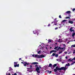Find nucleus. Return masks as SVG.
<instances>
[{
	"mask_svg": "<svg viewBox=\"0 0 75 75\" xmlns=\"http://www.w3.org/2000/svg\"><path fill=\"white\" fill-rule=\"evenodd\" d=\"M50 67L52 69H53L54 68V66H52Z\"/></svg>",
	"mask_w": 75,
	"mask_h": 75,
	"instance_id": "obj_25",
	"label": "nucleus"
},
{
	"mask_svg": "<svg viewBox=\"0 0 75 75\" xmlns=\"http://www.w3.org/2000/svg\"><path fill=\"white\" fill-rule=\"evenodd\" d=\"M40 46H41V45H40Z\"/></svg>",
	"mask_w": 75,
	"mask_h": 75,
	"instance_id": "obj_63",
	"label": "nucleus"
},
{
	"mask_svg": "<svg viewBox=\"0 0 75 75\" xmlns=\"http://www.w3.org/2000/svg\"><path fill=\"white\" fill-rule=\"evenodd\" d=\"M73 59H74V60H75V57H74V58H73Z\"/></svg>",
	"mask_w": 75,
	"mask_h": 75,
	"instance_id": "obj_46",
	"label": "nucleus"
},
{
	"mask_svg": "<svg viewBox=\"0 0 75 75\" xmlns=\"http://www.w3.org/2000/svg\"><path fill=\"white\" fill-rule=\"evenodd\" d=\"M70 28L71 29V30H72L73 28H74V27H71Z\"/></svg>",
	"mask_w": 75,
	"mask_h": 75,
	"instance_id": "obj_43",
	"label": "nucleus"
},
{
	"mask_svg": "<svg viewBox=\"0 0 75 75\" xmlns=\"http://www.w3.org/2000/svg\"><path fill=\"white\" fill-rule=\"evenodd\" d=\"M65 18L67 19V18H70L69 17H66Z\"/></svg>",
	"mask_w": 75,
	"mask_h": 75,
	"instance_id": "obj_30",
	"label": "nucleus"
},
{
	"mask_svg": "<svg viewBox=\"0 0 75 75\" xmlns=\"http://www.w3.org/2000/svg\"><path fill=\"white\" fill-rule=\"evenodd\" d=\"M74 63H71V65H74Z\"/></svg>",
	"mask_w": 75,
	"mask_h": 75,
	"instance_id": "obj_47",
	"label": "nucleus"
},
{
	"mask_svg": "<svg viewBox=\"0 0 75 75\" xmlns=\"http://www.w3.org/2000/svg\"><path fill=\"white\" fill-rule=\"evenodd\" d=\"M46 46H48V45H46Z\"/></svg>",
	"mask_w": 75,
	"mask_h": 75,
	"instance_id": "obj_56",
	"label": "nucleus"
},
{
	"mask_svg": "<svg viewBox=\"0 0 75 75\" xmlns=\"http://www.w3.org/2000/svg\"><path fill=\"white\" fill-rule=\"evenodd\" d=\"M46 48L47 50V47H46Z\"/></svg>",
	"mask_w": 75,
	"mask_h": 75,
	"instance_id": "obj_55",
	"label": "nucleus"
},
{
	"mask_svg": "<svg viewBox=\"0 0 75 75\" xmlns=\"http://www.w3.org/2000/svg\"><path fill=\"white\" fill-rule=\"evenodd\" d=\"M22 61H23V62H24V60H23Z\"/></svg>",
	"mask_w": 75,
	"mask_h": 75,
	"instance_id": "obj_62",
	"label": "nucleus"
},
{
	"mask_svg": "<svg viewBox=\"0 0 75 75\" xmlns=\"http://www.w3.org/2000/svg\"><path fill=\"white\" fill-rule=\"evenodd\" d=\"M57 18H55L54 19V21L53 22V23H57V22H58V21L57 20Z\"/></svg>",
	"mask_w": 75,
	"mask_h": 75,
	"instance_id": "obj_8",
	"label": "nucleus"
},
{
	"mask_svg": "<svg viewBox=\"0 0 75 75\" xmlns=\"http://www.w3.org/2000/svg\"><path fill=\"white\" fill-rule=\"evenodd\" d=\"M38 32H37V31L36 30L33 31V33L34 34H37V35H39V33H38Z\"/></svg>",
	"mask_w": 75,
	"mask_h": 75,
	"instance_id": "obj_5",
	"label": "nucleus"
},
{
	"mask_svg": "<svg viewBox=\"0 0 75 75\" xmlns=\"http://www.w3.org/2000/svg\"><path fill=\"white\" fill-rule=\"evenodd\" d=\"M73 54H75V50L74 51V52L73 53Z\"/></svg>",
	"mask_w": 75,
	"mask_h": 75,
	"instance_id": "obj_41",
	"label": "nucleus"
},
{
	"mask_svg": "<svg viewBox=\"0 0 75 75\" xmlns=\"http://www.w3.org/2000/svg\"><path fill=\"white\" fill-rule=\"evenodd\" d=\"M59 47L58 46H57L56 47H55L54 48V50H56V49H57V48Z\"/></svg>",
	"mask_w": 75,
	"mask_h": 75,
	"instance_id": "obj_20",
	"label": "nucleus"
},
{
	"mask_svg": "<svg viewBox=\"0 0 75 75\" xmlns=\"http://www.w3.org/2000/svg\"><path fill=\"white\" fill-rule=\"evenodd\" d=\"M49 42H51V40L50 39H49L48 40Z\"/></svg>",
	"mask_w": 75,
	"mask_h": 75,
	"instance_id": "obj_32",
	"label": "nucleus"
},
{
	"mask_svg": "<svg viewBox=\"0 0 75 75\" xmlns=\"http://www.w3.org/2000/svg\"><path fill=\"white\" fill-rule=\"evenodd\" d=\"M65 58L66 59H68V57H66Z\"/></svg>",
	"mask_w": 75,
	"mask_h": 75,
	"instance_id": "obj_45",
	"label": "nucleus"
},
{
	"mask_svg": "<svg viewBox=\"0 0 75 75\" xmlns=\"http://www.w3.org/2000/svg\"><path fill=\"white\" fill-rule=\"evenodd\" d=\"M21 64H23L24 66L25 67V66H27L28 67H30V66H28V65H30L29 63H28L27 62H21ZM27 65V66H26Z\"/></svg>",
	"mask_w": 75,
	"mask_h": 75,
	"instance_id": "obj_4",
	"label": "nucleus"
},
{
	"mask_svg": "<svg viewBox=\"0 0 75 75\" xmlns=\"http://www.w3.org/2000/svg\"><path fill=\"white\" fill-rule=\"evenodd\" d=\"M14 66L15 67H19V64H15L14 65Z\"/></svg>",
	"mask_w": 75,
	"mask_h": 75,
	"instance_id": "obj_10",
	"label": "nucleus"
},
{
	"mask_svg": "<svg viewBox=\"0 0 75 75\" xmlns=\"http://www.w3.org/2000/svg\"><path fill=\"white\" fill-rule=\"evenodd\" d=\"M74 41H75V40H74Z\"/></svg>",
	"mask_w": 75,
	"mask_h": 75,
	"instance_id": "obj_59",
	"label": "nucleus"
},
{
	"mask_svg": "<svg viewBox=\"0 0 75 75\" xmlns=\"http://www.w3.org/2000/svg\"><path fill=\"white\" fill-rule=\"evenodd\" d=\"M13 75H17V73H15Z\"/></svg>",
	"mask_w": 75,
	"mask_h": 75,
	"instance_id": "obj_36",
	"label": "nucleus"
},
{
	"mask_svg": "<svg viewBox=\"0 0 75 75\" xmlns=\"http://www.w3.org/2000/svg\"><path fill=\"white\" fill-rule=\"evenodd\" d=\"M68 23H70V24H73L74 22L73 21H69Z\"/></svg>",
	"mask_w": 75,
	"mask_h": 75,
	"instance_id": "obj_9",
	"label": "nucleus"
},
{
	"mask_svg": "<svg viewBox=\"0 0 75 75\" xmlns=\"http://www.w3.org/2000/svg\"><path fill=\"white\" fill-rule=\"evenodd\" d=\"M21 58H20L19 59V60H21Z\"/></svg>",
	"mask_w": 75,
	"mask_h": 75,
	"instance_id": "obj_52",
	"label": "nucleus"
},
{
	"mask_svg": "<svg viewBox=\"0 0 75 75\" xmlns=\"http://www.w3.org/2000/svg\"><path fill=\"white\" fill-rule=\"evenodd\" d=\"M35 57H38V58H44L45 57V56L43 54L41 55L36 54L35 56Z\"/></svg>",
	"mask_w": 75,
	"mask_h": 75,
	"instance_id": "obj_2",
	"label": "nucleus"
},
{
	"mask_svg": "<svg viewBox=\"0 0 75 75\" xmlns=\"http://www.w3.org/2000/svg\"><path fill=\"white\" fill-rule=\"evenodd\" d=\"M47 71L48 72H49V74H51V72H52V71H49L48 70Z\"/></svg>",
	"mask_w": 75,
	"mask_h": 75,
	"instance_id": "obj_22",
	"label": "nucleus"
},
{
	"mask_svg": "<svg viewBox=\"0 0 75 75\" xmlns=\"http://www.w3.org/2000/svg\"><path fill=\"white\" fill-rule=\"evenodd\" d=\"M61 40V39H59V41H60Z\"/></svg>",
	"mask_w": 75,
	"mask_h": 75,
	"instance_id": "obj_51",
	"label": "nucleus"
},
{
	"mask_svg": "<svg viewBox=\"0 0 75 75\" xmlns=\"http://www.w3.org/2000/svg\"><path fill=\"white\" fill-rule=\"evenodd\" d=\"M69 17H71V15H69Z\"/></svg>",
	"mask_w": 75,
	"mask_h": 75,
	"instance_id": "obj_61",
	"label": "nucleus"
},
{
	"mask_svg": "<svg viewBox=\"0 0 75 75\" xmlns=\"http://www.w3.org/2000/svg\"><path fill=\"white\" fill-rule=\"evenodd\" d=\"M32 64H34V65H35L37 64H38V63L37 62H34L32 63Z\"/></svg>",
	"mask_w": 75,
	"mask_h": 75,
	"instance_id": "obj_11",
	"label": "nucleus"
},
{
	"mask_svg": "<svg viewBox=\"0 0 75 75\" xmlns=\"http://www.w3.org/2000/svg\"><path fill=\"white\" fill-rule=\"evenodd\" d=\"M58 25V23H57L54 24V25Z\"/></svg>",
	"mask_w": 75,
	"mask_h": 75,
	"instance_id": "obj_35",
	"label": "nucleus"
},
{
	"mask_svg": "<svg viewBox=\"0 0 75 75\" xmlns=\"http://www.w3.org/2000/svg\"><path fill=\"white\" fill-rule=\"evenodd\" d=\"M50 49H51V48H52V47H50Z\"/></svg>",
	"mask_w": 75,
	"mask_h": 75,
	"instance_id": "obj_58",
	"label": "nucleus"
},
{
	"mask_svg": "<svg viewBox=\"0 0 75 75\" xmlns=\"http://www.w3.org/2000/svg\"><path fill=\"white\" fill-rule=\"evenodd\" d=\"M54 23V22H52V23Z\"/></svg>",
	"mask_w": 75,
	"mask_h": 75,
	"instance_id": "obj_54",
	"label": "nucleus"
},
{
	"mask_svg": "<svg viewBox=\"0 0 75 75\" xmlns=\"http://www.w3.org/2000/svg\"><path fill=\"white\" fill-rule=\"evenodd\" d=\"M52 52H55V53L57 52V51L56 50H51L50 52V54H51V53H52Z\"/></svg>",
	"mask_w": 75,
	"mask_h": 75,
	"instance_id": "obj_7",
	"label": "nucleus"
},
{
	"mask_svg": "<svg viewBox=\"0 0 75 75\" xmlns=\"http://www.w3.org/2000/svg\"><path fill=\"white\" fill-rule=\"evenodd\" d=\"M66 66H70V64H69V63H68L67 64H66Z\"/></svg>",
	"mask_w": 75,
	"mask_h": 75,
	"instance_id": "obj_18",
	"label": "nucleus"
},
{
	"mask_svg": "<svg viewBox=\"0 0 75 75\" xmlns=\"http://www.w3.org/2000/svg\"><path fill=\"white\" fill-rule=\"evenodd\" d=\"M71 47H75V45H72Z\"/></svg>",
	"mask_w": 75,
	"mask_h": 75,
	"instance_id": "obj_29",
	"label": "nucleus"
},
{
	"mask_svg": "<svg viewBox=\"0 0 75 75\" xmlns=\"http://www.w3.org/2000/svg\"><path fill=\"white\" fill-rule=\"evenodd\" d=\"M52 66V64H49V65L48 66V67H51Z\"/></svg>",
	"mask_w": 75,
	"mask_h": 75,
	"instance_id": "obj_16",
	"label": "nucleus"
},
{
	"mask_svg": "<svg viewBox=\"0 0 75 75\" xmlns=\"http://www.w3.org/2000/svg\"><path fill=\"white\" fill-rule=\"evenodd\" d=\"M63 48L64 50H65V47H64Z\"/></svg>",
	"mask_w": 75,
	"mask_h": 75,
	"instance_id": "obj_34",
	"label": "nucleus"
},
{
	"mask_svg": "<svg viewBox=\"0 0 75 75\" xmlns=\"http://www.w3.org/2000/svg\"><path fill=\"white\" fill-rule=\"evenodd\" d=\"M59 17L60 18H62V17H61V15H60L59 16Z\"/></svg>",
	"mask_w": 75,
	"mask_h": 75,
	"instance_id": "obj_28",
	"label": "nucleus"
},
{
	"mask_svg": "<svg viewBox=\"0 0 75 75\" xmlns=\"http://www.w3.org/2000/svg\"><path fill=\"white\" fill-rule=\"evenodd\" d=\"M40 52H41V50H40L38 52V54H40Z\"/></svg>",
	"mask_w": 75,
	"mask_h": 75,
	"instance_id": "obj_27",
	"label": "nucleus"
},
{
	"mask_svg": "<svg viewBox=\"0 0 75 75\" xmlns=\"http://www.w3.org/2000/svg\"><path fill=\"white\" fill-rule=\"evenodd\" d=\"M73 64H75V62H74L73 63Z\"/></svg>",
	"mask_w": 75,
	"mask_h": 75,
	"instance_id": "obj_48",
	"label": "nucleus"
},
{
	"mask_svg": "<svg viewBox=\"0 0 75 75\" xmlns=\"http://www.w3.org/2000/svg\"><path fill=\"white\" fill-rule=\"evenodd\" d=\"M65 52V54H66V53H67V52Z\"/></svg>",
	"mask_w": 75,
	"mask_h": 75,
	"instance_id": "obj_50",
	"label": "nucleus"
},
{
	"mask_svg": "<svg viewBox=\"0 0 75 75\" xmlns=\"http://www.w3.org/2000/svg\"><path fill=\"white\" fill-rule=\"evenodd\" d=\"M66 13H67V14H71V11H67Z\"/></svg>",
	"mask_w": 75,
	"mask_h": 75,
	"instance_id": "obj_12",
	"label": "nucleus"
},
{
	"mask_svg": "<svg viewBox=\"0 0 75 75\" xmlns=\"http://www.w3.org/2000/svg\"><path fill=\"white\" fill-rule=\"evenodd\" d=\"M8 75H11V74H10V73H8Z\"/></svg>",
	"mask_w": 75,
	"mask_h": 75,
	"instance_id": "obj_49",
	"label": "nucleus"
},
{
	"mask_svg": "<svg viewBox=\"0 0 75 75\" xmlns=\"http://www.w3.org/2000/svg\"><path fill=\"white\" fill-rule=\"evenodd\" d=\"M48 27H50V24H49L48 25Z\"/></svg>",
	"mask_w": 75,
	"mask_h": 75,
	"instance_id": "obj_40",
	"label": "nucleus"
},
{
	"mask_svg": "<svg viewBox=\"0 0 75 75\" xmlns=\"http://www.w3.org/2000/svg\"><path fill=\"white\" fill-rule=\"evenodd\" d=\"M63 46H64V47H65V44H63Z\"/></svg>",
	"mask_w": 75,
	"mask_h": 75,
	"instance_id": "obj_42",
	"label": "nucleus"
},
{
	"mask_svg": "<svg viewBox=\"0 0 75 75\" xmlns=\"http://www.w3.org/2000/svg\"><path fill=\"white\" fill-rule=\"evenodd\" d=\"M27 69H30V68H27Z\"/></svg>",
	"mask_w": 75,
	"mask_h": 75,
	"instance_id": "obj_44",
	"label": "nucleus"
},
{
	"mask_svg": "<svg viewBox=\"0 0 75 75\" xmlns=\"http://www.w3.org/2000/svg\"><path fill=\"white\" fill-rule=\"evenodd\" d=\"M35 67H36L35 71H37V73H40V71H39L40 70V68L38 66V65L36 64L35 66Z\"/></svg>",
	"mask_w": 75,
	"mask_h": 75,
	"instance_id": "obj_3",
	"label": "nucleus"
},
{
	"mask_svg": "<svg viewBox=\"0 0 75 75\" xmlns=\"http://www.w3.org/2000/svg\"><path fill=\"white\" fill-rule=\"evenodd\" d=\"M32 56L33 57H35V56H34V54H33L32 55Z\"/></svg>",
	"mask_w": 75,
	"mask_h": 75,
	"instance_id": "obj_39",
	"label": "nucleus"
},
{
	"mask_svg": "<svg viewBox=\"0 0 75 75\" xmlns=\"http://www.w3.org/2000/svg\"><path fill=\"white\" fill-rule=\"evenodd\" d=\"M58 29V27H57L55 28V30H57Z\"/></svg>",
	"mask_w": 75,
	"mask_h": 75,
	"instance_id": "obj_37",
	"label": "nucleus"
},
{
	"mask_svg": "<svg viewBox=\"0 0 75 75\" xmlns=\"http://www.w3.org/2000/svg\"><path fill=\"white\" fill-rule=\"evenodd\" d=\"M75 32L74 33H73L72 35V37H74V36H75Z\"/></svg>",
	"mask_w": 75,
	"mask_h": 75,
	"instance_id": "obj_21",
	"label": "nucleus"
},
{
	"mask_svg": "<svg viewBox=\"0 0 75 75\" xmlns=\"http://www.w3.org/2000/svg\"><path fill=\"white\" fill-rule=\"evenodd\" d=\"M69 61H70V62H72V60L70 59H69V60L67 61V62H69Z\"/></svg>",
	"mask_w": 75,
	"mask_h": 75,
	"instance_id": "obj_23",
	"label": "nucleus"
},
{
	"mask_svg": "<svg viewBox=\"0 0 75 75\" xmlns=\"http://www.w3.org/2000/svg\"><path fill=\"white\" fill-rule=\"evenodd\" d=\"M30 69H32V68H33V67H32V65H30Z\"/></svg>",
	"mask_w": 75,
	"mask_h": 75,
	"instance_id": "obj_26",
	"label": "nucleus"
},
{
	"mask_svg": "<svg viewBox=\"0 0 75 75\" xmlns=\"http://www.w3.org/2000/svg\"><path fill=\"white\" fill-rule=\"evenodd\" d=\"M69 31H71V32H72V31H73V32H74V30H72L71 28H70L69 29Z\"/></svg>",
	"mask_w": 75,
	"mask_h": 75,
	"instance_id": "obj_13",
	"label": "nucleus"
},
{
	"mask_svg": "<svg viewBox=\"0 0 75 75\" xmlns=\"http://www.w3.org/2000/svg\"><path fill=\"white\" fill-rule=\"evenodd\" d=\"M39 68H40V69H41V67L40 65L39 66Z\"/></svg>",
	"mask_w": 75,
	"mask_h": 75,
	"instance_id": "obj_33",
	"label": "nucleus"
},
{
	"mask_svg": "<svg viewBox=\"0 0 75 75\" xmlns=\"http://www.w3.org/2000/svg\"><path fill=\"white\" fill-rule=\"evenodd\" d=\"M68 44H69V42H67Z\"/></svg>",
	"mask_w": 75,
	"mask_h": 75,
	"instance_id": "obj_60",
	"label": "nucleus"
},
{
	"mask_svg": "<svg viewBox=\"0 0 75 75\" xmlns=\"http://www.w3.org/2000/svg\"><path fill=\"white\" fill-rule=\"evenodd\" d=\"M63 51H64V50H62V51L61 52H59V54H61L62 53V52H63Z\"/></svg>",
	"mask_w": 75,
	"mask_h": 75,
	"instance_id": "obj_14",
	"label": "nucleus"
},
{
	"mask_svg": "<svg viewBox=\"0 0 75 75\" xmlns=\"http://www.w3.org/2000/svg\"><path fill=\"white\" fill-rule=\"evenodd\" d=\"M58 42H60V41H58Z\"/></svg>",
	"mask_w": 75,
	"mask_h": 75,
	"instance_id": "obj_53",
	"label": "nucleus"
},
{
	"mask_svg": "<svg viewBox=\"0 0 75 75\" xmlns=\"http://www.w3.org/2000/svg\"><path fill=\"white\" fill-rule=\"evenodd\" d=\"M75 8H74L72 9V11H75Z\"/></svg>",
	"mask_w": 75,
	"mask_h": 75,
	"instance_id": "obj_31",
	"label": "nucleus"
},
{
	"mask_svg": "<svg viewBox=\"0 0 75 75\" xmlns=\"http://www.w3.org/2000/svg\"><path fill=\"white\" fill-rule=\"evenodd\" d=\"M55 57H58V54H55Z\"/></svg>",
	"mask_w": 75,
	"mask_h": 75,
	"instance_id": "obj_24",
	"label": "nucleus"
},
{
	"mask_svg": "<svg viewBox=\"0 0 75 75\" xmlns=\"http://www.w3.org/2000/svg\"><path fill=\"white\" fill-rule=\"evenodd\" d=\"M14 64H17V63L16 62H14Z\"/></svg>",
	"mask_w": 75,
	"mask_h": 75,
	"instance_id": "obj_38",
	"label": "nucleus"
},
{
	"mask_svg": "<svg viewBox=\"0 0 75 75\" xmlns=\"http://www.w3.org/2000/svg\"><path fill=\"white\" fill-rule=\"evenodd\" d=\"M55 44H56V45L57 44V43H56Z\"/></svg>",
	"mask_w": 75,
	"mask_h": 75,
	"instance_id": "obj_57",
	"label": "nucleus"
},
{
	"mask_svg": "<svg viewBox=\"0 0 75 75\" xmlns=\"http://www.w3.org/2000/svg\"><path fill=\"white\" fill-rule=\"evenodd\" d=\"M56 54V53H53L52 54V55H51V57H52V56H55Z\"/></svg>",
	"mask_w": 75,
	"mask_h": 75,
	"instance_id": "obj_15",
	"label": "nucleus"
},
{
	"mask_svg": "<svg viewBox=\"0 0 75 75\" xmlns=\"http://www.w3.org/2000/svg\"><path fill=\"white\" fill-rule=\"evenodd\" d=\"M67 21V20H64L62 21V23H64V22H65Z\"/></svg>",
	"mask_w": 75,
	"mask_h": 75,
	"instance_id": "obj_17",
	"label": "nucleus"
},
{
	"mask_svg": "<svg viewBox=\"0 0 75 75\" xmlns=\"http://www.w3.org/2000/svg\"><path fill=\"white\" fill-rule=\"evenodd\" d=\"M12 75H13L12 74Z\"/></svg>",
	"mask_w": 75,
	"mask_h": 75,
	"instance_id": "obj_64",
	"label": "nucleus"
},
{
	"mask_svg": "<svg viewBox=\"0 0 75 75\" xmlns=\"http://www.w3.org/2000/svg\"><path fill=\"white\" fill-rule=\"evenodd\" d=\"M59 49H60V50H64V48H63V47H61H61L59 46V48H58V49H56V50L57 51H58V50H59Z\"/></svg>",
	"mask_w": 75,
	"mask_h": 75,
	"instance_id": "obj_6",
	"label": "nucleus"
},
{
	"mask_svg": "<svg viewBox=\"0 0 75 75\" xmlns=\"http://www.w3.org/2000/svg\"><path fill=\"white\" fill-rule=\"evenodd\" d=\"M57 64H55L53 65V67L55 68L56 67H57Z\"/></svg>",
	"mask_w": 75,
	"mask_h": 75,
	"instance_id": "obj_19",
	"label": "nucleus"
},
{
	"mask_svg": "<svg viewBox=\"0 0 75 75\" xmlns=\"http://www.w3.org/2000/svg\"><path fill=\"white\" fill-rule=\"evenodd\" d=\"M67 69V68H66V66H65V67H62L61 68H59L58 67H56V69H54V72H57V71H61V70L65 71Z\"/></svg>",
	"mask_w": 75,
	"mask_h": 75,
	"instance_id": "obj_1",
	"label": "nucleus"
}]
</instances>
